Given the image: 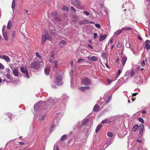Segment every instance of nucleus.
Listing matches in <instances>:
<instances>
[{
	"mask_svg": "<svg viewBox=\"0 0 150 150\" xmlns=\"http://www.w3.org/2000/svg\"><path fill=\"white\" fill-rule=\"evenodd\" d=\"M6 73L7 74H10V70L9 68H6L5 69Z\"/></svg>",
	"mask_w": 150,
	"mask_h": 150,
	"instance_id": "nucleus-44",
	"label": "nucleus"
},
{
	"mask_svg": "<svg viewBox=\"0 0 150 150\" xmlns=\"http://www.w3.org/2000/svg\"><path fill=\"white\" fill-rule=\"evenodd\" d=\"M36 55L38 57H41V56L40 55H39L38 53H36Z\"/></svg>",
	"mask_w": 150,
	"mask_h": 150,
	"instance_id": "nucleus-63",
	"label": "nucleus"
},
{
	"mask_svg": "<svg viewBox=\"0 0 150 150\" xmlns=\"http://www.w3.org/2000/svg\"><path fill=\"white\" fill-rule=\"evenodd\" d=\"M145 65V61L144 60L142 61L141 63V65L142 67H144Z\"/></svg>",
	"mask_w": 150,
	"mask_h": 150,
	"instance_id": "nucleus-53",
	"label": "nucleus"
},
{
	"mask_svg": "<svg viewBox=\"0 0 150 150\" xmlns=\"http://www.w3.org/2000/svg\"><path fill=\"white\" fill-rule=\"evenodd\" d=\"M90 88L89 86H85L83 87H80L79 88V89L82 91H84L85 90H88L90 89Z\"/></svg>",
	"mask_w": 150,
	"mask_h": 150,
	"instance_id": "nucleus-20",
	"label": "nucleus"
},
{
	"mask_svg": "<svg viewBox=\"0 0 150 150\" xmlns=\"http://www.w3.org/2000/svg\"><path fill=\"white\" fill-rule=\"evenodd\" d=\"M19 144L21 145H23L25 144L24 143L22 142H19Z\"/></svg>",
	"mask_w": 150,
	"mask_h": 150,
	"instance_id": "nucleus-61",
	"label": "nucleus"
},
{
	"mask_svg": "<svg viewBox=\"0 0 150 150\" xmlns=\"http://www.w3.org/2000/svg\"><path fill=\"white\" fill-rule=\"evenodd\" d=\"M57 12H54L52 13V15L53 17H55L57 15Z\"/></svg>",
	"mask_w": 150,
	"mask_h": 150,
	"instance_id": "nucleus-49",
	"label": "nucleus"
},
{
	"mask_svg": "<svg viewBox=\"0 0 150 150\" xmlns=\"http://www.w3.org/2000/svg\"><path fill=\"white\" fill-rule=\"evenodd\" d=\"M89 119H87L85 120L84 121H83L82 123V125H85L89 121Z\"/></svg>",
	"mask_w": 150,
	"mask_h": 150,
	"instance_id": "nucleus-38",
	"label": "nucleus"
},
{
	"mask_svg": "<svg viewBox=\"0 0 150 150\" xmlns=\"http://www.w3.org/2000/svg\"><path fill=\"white\" fill-rule=\"evenodd\" d=\"M50 72V69L48 67H46L45 69V72L46 74L48 75L49 74Z\"/></svg>",
	"mask_w": 150,
	"mask_h": 150,
	"instance_id": "nucleus-21",
	"label": "nucleus"
},
{
	"mask_svg": "<svg viewBox=\"0 0 150 150\" xmlns=\"http://www.w3.org/2000/svg\"><path fill=\"white\" fill-rule=\"evenodd\" d=\"M140 128L138 136L140 137L142 136L143 133V131L144 128L143 124H141L140 125Z\"/></svg>",
	"mask_w": 150,
	"mask_h": 150,
	"instance_id": "nucleus-9",
	"label": "nucleus"
},
{
	"mask_svg": "<svg viewBox=\"0 0 150 150\" xmlns=\"http://www.w3.org/2000/svg\"><path fill=\"white\" fill-rule=\"evenodd\" d=\"M6 26L5 25H4L3 26L2 30V33H3V32H4V31L6 29Z\"/></svg>",
	"mask_w": 150,
	"mask_h": 150,
	"instance_id": "nucleus-54",
	"label": "nucleus"
},
{
	"mask_svg": "<svg viewBox=\"0 0 150 150\" xmlns=\"http://www.w3.org/2000/svg\"><path fill=\"white\" fill-rule=\"evenodd\" d=\"M88 46L91 49H93V47L90 44H88Z\"/></svg>",
	"mask_w": 150,
	"mask_h": 150,
	"instance_id": "nucleus-59",
	"label": "nucleus"
},
{
	"mask_svg": "<svg viewBox=\"0 0 150 150\" xmlns=\"http://www.w3.org/2000/svg\"><path fill=\"white\" fill-rule=\"evenodd\" d=\"M50 33L52 35H55L56 34V30L54 29H53L52 30H51V31L50 32Z\"/></svg>",
	"mask_w": 150,
	"mask_h": 150,
	"instance_id": "nucleus-42",
	"label": "nucleus"
},
{
	"mask_svg": "<svg viewBox=\"0 0 150 150\" xmlns=\"http://www.w3.org/2000/svg\"><path fill=\"white\" fill-rule=\"evenodd\" d=\"M90 81L88 78H85L83 79L82 82V84L85 85H88L90 84Z\"/></svg>",
	"mask_w": 150,
	"mask_h": 150,
	"instance_id": "nucleus-7",
	"label": "nucleus"
},
{
	"mask_svg": "<svg viewBox=\"0 0 150 150\" xmlns=\"http://www.w3.org/2000/svg\"><path fill=\"white\" fill-rule=\"evenodd\" d=\"M56 148V150H59V149L58 147V146L57 145H54V150H55V148Z\"/></svg>",
	"mask_w": 150,
	"mask_h": 150,
	"instance_id": "nucleus-55",
	"label": "nucleus"
},
{
	"mask_svg": "<svg viewBox=\"0 0 150 150\" xmlns=\"http://www.w3.org/2000/svg\"><path fill=\"white\" fill-rule=\"evenodd\" d=\"M15 35V31H13L11 34V35L13 37H14Z\"/></svg>",
	"mask_w": 150,
	"mask_h": 150,
	"instance_id": "nucleus-56",
	"label": "nucleus"
},
{
	"mask_svg": "<svg viewBox=\"0 0 150 150\" xmlns=\"http://www.w3.org/2000/svg\"><path fill=\"white\" fill-rule=\"evenodd\" d=\"M72 4L74 6H76L79 9H82L83 6L79 0H71Z\"/></svg>",
	"mask_w": 150,
	"mask_h": 150,
	"instance_id": "nucleus-3",
	"label": "nucleus"
},
{
	"mask_svg": "<svg viewBox=\"0 0 150 150\" xmlns=\"http://www.w3.org/2000/svg\"><path fill=\"white\" fill-rule=\"evenodd\" d=\"M54 53L53 52H52L50 56V62H52V61L54 59Z\"/></svg>",
	"mask_w": 150,
	"mask_h": 150,
	"instance_id": "nucleus-28",
	"label": "nucleus"
},
{
	"mask_svg": "<svg viewBox=\"0 0 150 150\" xmlns=\"http://www.w3.org/2000/svg\"><path fill=\"white\" fill-rule=\"evenodd\" d=\"M13 71V74L16 76H17L18 75V72L17 69H15Z\"/></svg>",
	"mask_w": 150,
	"mask_h": 150,
	"instance_id": "nucleus-18",
	"label": "nucleus"
},
{
	"mask_svg": "<svg viewBox=\"0 0 150 150\" xmlns=\"http://www.w3.org/2000/svg\"><path fill=\"white\" fill-rule=\"evenodd\" d=\"M84 61V60L82 59H79L76 62V63H81V62H83Z\"/></svg>",
	"mask_w": 150,
	"mask_h": 150,
	"instance_id": "nucleus-40",
	"label": "nucleus"
},
{
	"mask_svg": "<svg viewBox=\"0 0 150 150\" xmlns=\"http://www.w3.org/2000/svg\"><path fill=\"white\" fill-rule=\"evenodd\" d=\"M102 125L101 124H100L98 125L96 129V132L97 133L98 132L100 129L102 127Z\"/></svg>",
	"mask_w": 150,
	"mask_h": 150,
	"instance_id": "nucleus-24",
	"label": "nucleus"
},
{
	"mask_svg": "<svg viewBox=\"0 0 150 150\" xmlns=\"http://www.w3.org/2000/svg\"><path fill=\"white\" fill-rule=\"evenodd\" d=\"M116 62L117 63H119L120 59L119 58H117L116 59Z\"/></svg>",
	"mask_w": 150,
	"mask_h": 150,
	"instance_id": "nucleus-62",
	"label": "nucleus"
},
{
	"mask_svg": "<svg viewBox=\"0 0 150 150\" xmlns=\"http://www.w3.org/2000/svg\"><path fill=\"white\" fill-rule=\"evenodd\" d=\"M88 60L90 61H96L98 59V57L95 56L89 57H87Z\"/></svg>",
	"mask_w": 150,
	"mask_h": 150,
	"instance_id": "nucleus-14",
	"label": "nucleus"
},
{
	"mask_svg": "<svg viewBox=\"0 0 150 150\" xmlns=\"http://www.w3.org/2000/svg\"><path fill=\"white\" fill-rule=\"evenodd\" d=\"M122 70V69L121 70H120V69L118 70L117 76L114 77L115 78V79H117V78L121 74V71Z\"/></svg>",
	"mask_w": 150,
	"mask_h": 150,
	"instance_id": "nucleus-26",
	"label": "nucleus"
},
{
	"mask_svg": "<svg viewBox=\"0 0 150 150\" xmlns=\"http://www.w3.org/2000/svg\"><path fill=\"white\" fill-rule=\"evenodd\" d=\"M55 20L56 21H57V22H59L60 21V19L58 17H56L55 18Z\"/></svg>",
	"mask_w": 150,
	"mask_h": 150,
	"instance_id": "nucleus-52",
	"label": "nucleus"
},
{
	"mask_svg": "<svg viewBox=\"0 0 150 150\" xmlns=\"http://www.w3.org/2000/svg\"><path fill=\"white\" fill-rule=\"evenodd\" d=\"M21 71L22 73L25 74V77H26L27 79L29 78V76L27 68L21 67Z\"/></svg>",
	"mask_w": 150,
	"mask_h": 150,
	"instance_id": "nucleus-5",
	"label": "nucleus"
},
{
	"mask_svg": "<svg viewBox=\"0 0 150 150\" xmlns=\"http://www.w3.org/2000/svg\"><path fill=\"white\" fill-rule=\"evenodd\" d=\"M47 39L51 41L52 38L48 33L47 32H45V35H42V36L41 44H43Z\"/></svg>",
	"mask_w": 150,
	"mask_h": 150,
	"instance_id": "nucleus-2",
	"label": "nucleus"
},
{
	"mask_svg": "<svg viewBox=\"0 0 150 150\" xmlns=\"http://www.w3.org/2000/svg\"><path fill=\"white\" fill-rule=\"evenodd\" d=\"M63 100L64 101H67L69 98V97L66 95H64L63 96Z\"/></svg>",
	"mask_w": 150,
	"mask_h": 150,
	"instance_id": "nucleus-31",
	"label": "nucleus"
},
{
	"mask_svg": "<svg viewBox=\"0 0 150 150\" xmlns=\"http://www.w3.org/2000/svg\"><path fill=\"white\" fill-rule=\"evenodd\" d=\"M117 47H118L119 48H120L121 47V44L119 43L117 45Z\"/></svg>",
	"mask_w": 150,
	"mask_h": 150,
	"instance_id": "nucleus-58",
	"label": "nucleus"
},
{
	"mask_svg": "<svg viewBox=\"0 0 150 150\" xmlns=\"http://www.w3.org/2000/svg\"><path fill=\"white\" fill-rule=\"evenodd\" d=\"M51 128H53L54 127V122H52V124H51Z\"/></svg>",
	"mask_w": 150,
	"mask_h": 150,
	"instance_id": "nucleus-57",
	"label": "nucleus"
},
{
	"mask_svg": "<svg viewBox=\"0 0 150 150\" xmlns=\"http://www.w3.org/2000/svg\"><path fill=\"white\" fill-rule=\"evenodd\" d=\"M43 64L42 62V61L39 62L36 61L33 62L30 64V67L34 69L35 70H39L40 66Z\"/></svg>",
	"mask_w": 150,
	"mask_h": 150,
	"instance_id": "nucleus-1",
	"label": "nucleus"
},
{
	"mask_svg": "<svg viewBox=\"0 0 150 150\" xmlns=\"http://www.w3.org/2000/svg\"><path fill=\"white\" fill-rule=\"evenodd\" d=\"M106 35H100V36L99 41H102L105 39L106 38Z\"/></svg>",
	"mask_w": 150,
	"mask_h": 150,
	"instance_id": "nucleus-19",
	"label": "nucleus"
},
{
	"mask_svg": "<svg viewBox=\"0 0 150 150\" xmlns=\"http://www.w3.org/2000/svg\"><path fill=\"white\" fill-rule=\"evenodd\" d=\"M57 102V100L56 99H54L53 98H51L49 100V103H50L52 105H54Z\"/></svg>",
	"mask_w": 150,
	"mask_h": 150,
	"instance_id": "nucleus-17",
	"label": "nucleus"
},
{
	"mask_svg": "<svg viewBox=\"0 0 150 150\" xmlns=\"http://www.w3.org/2000/svg\"><path fill=\"white\" fill-rule=\"evenodd\" d=\"M97 34L96 33H94L93 34L94 37L93 38H96L97 36Z\"/></svg>",
	"mask_w": 150,
	"mask_h": 150,
	"instance_id": "nucleus-60",
	"label": "nucleus"
},
{
	"mask_svg": "<svg viewBox=\"0 0 150 150\" xmlns=\"http://www.w3.org/2000/svg\"><path fill=\"white\" fill-rule=\"evenodd\" d=\"M122 31V28L120 29H119L114 33V35H115L116 36H117L120 33H121Z\"/></svg>",
	"mask_w": 150,
	"mask_h": 150,
	"instance_id": "nucleus-22",
	"label": "nucleus"
},
{
	"mask_svg": "<svg viewBox=\"0 0 150 150\" xmlns=\"http://www.w3.org/2000/svg\"><path fill=\"white\" fill-rule=\"evenodd\" d=\"M107 134L108 136L110 137H112L113 136V134L111 132H108Z\"/></svg>",
	"mask_w": 150,
	"mask_h": 150,
	"instance_id": "nucleus-47",
	"label": "nucleus"
},
{
	"mask_svg": "<svg viewBox=\"0 0 150 150\" xmlns=\"http://www.w3.org/2000/svg\"><path fill=\"white\" fill-rule=\"evenodd\" d=\"M42 103H43L42 101H40L39 102L36 103L34 106V110L36 112L37 111L39 108L41 106V104Z\"/></svg>",
	"mask_w": 150,
	"mask_h": 150,
	"instance_id": "nucleus-6",
	"label": "nucleus"
},
{
	"mask_svg": "<svg viewBox=\"0 0 150 150\" xmlns=\"http://www.w3.org/2000/svg\"><path fill=\"white\" fill-rule=\"evenodd\" d=\"M109 122H111V121H108V119H105V120H103L101 122V124H108L109 123Z\"/></svg>",
	"mask_w": 150,
	"mask_h": 150,
	"instance_id": "nucleus-23",
	"label": "nucleus"
},
{
	"mask_svg": "<svg viewBox=\"0 0 150 150\" xmlns=\"http://www.w3.org/2000/svg\"><path fill=\"white\" fill-rule=\"evenodd\" d=\"M102 57L103 59H105L106 57V54L105 53H102Z\"/></svg>",
	"mask_w": 150,
	"mask_h": 150,
	"instance_id": "nucleus-43",
	"label": "nucleus"
},
{
	"mask_svg": "<svg viewBox=\"0 0 150 150\" xmlns=\"http://www.w3.org/2000/svg\"><path fill=\"white\" fill-rule=\"evenodd\" d=\"M83 14L86 15L87 16H88L89 15V13L87 11H83Z\"/></svg>",
	"mask_w": 150,
	"mask_h": 150,
	"instance_id": "nucleus-46",
	"label": "nucleus"
},
{
	"mask_svg": "<svg viewBox=\"0 0 150 150\" xmlns=\"http://www.w3.org/2000/svg\"><path fill=\"white\" fill-rule=\"evenodd\" d=\"M100 106L98 104L95 105L93 109V111L94 112H98L99 111Z\"/></svg>",
	"mask_w": 150,
	"mask_h": 150,
	"instance_id": "nucleus-13",
	"label": "nucleus"
},
{
	"mask_svg": "<svg viewBox=\"0 0 150 150\" xmlns=\"http://www.w3.org/2000/svg\"><path fill=\"white\" fill-rule=\"evenodd\" d=\"M11 27V23L10 21H9L7 24V28L8 29H10Z\"/></svg>",
	"mask_w": 150,
	"mask_h": 150,
	"instance_id": "nucleus-34",
	"label": "nucleus"
},
{
	"mask_svg": "<svg viewBox=\"0 0 150 150\" xmlns=\"http://www.w3.org/2000/svg\"><path fill=\"white\" fill-rule=\"evenodd\" d=\"M133 28L131 27H123L122 28V30H133Z\"/></svg>",
	"mask_w": 150,
	"mask_h": 150,
	"instance_id": "nucleus-25",
	"label": "nucleus"
},
{
	"mask_svg": "<svg viewBox=\"0 0 150 150\" xmlns=\"http://www.w3.org/2000/svg\"><path fill=\"white\" fill-rule=\"evenodd\" d=\"M149 43H150V41L149 40H147L145 42V47L148 50H149L150 48V46L149 44Z\"/></svg>",
	"mask_w": 150,
	"mask_h": 150,
	"instance_id": "nucleus-16",
	"label": "nucleus"
},
{
	"mask_svg": "<svg viewBox=\"0 0 150 150\" xmlns=\"http://www.w3.org/2000/svg\"><path fill=\"white\" fill-rule=\"evenodd\" d=\"M62 9L64 10H66L67 11H69V8L67 6H64L62 7Z\"/></svg>",
	"mask_w": 150,
	"mask_h": 150,
	"instance_id": "nucleus-41",
	"label": "nucleus"
},
{
	"mask_svg": "<svg viewBox=\"0 0 150 150\" xmlns=\"http://www.w3.org/2000/svg\"><path fill=\"white\" fill-rule=\"evenodd\" d=\"M95 26L97 28H100V25L99 24H95Z\"/></svg>",
	"mask_w": 150,
	"mask_h": 150,
	"instance_id": "nucleus-51",
	"label": "nucleus"
},
{
	"mask_svg": "<svg viewBox=\"0 0 150 150\" xmlns=\"http://www.w3.org/2000/svg\"><path fill=\"white\" fill-rule=\"evenodd\" d=\"M139 127V125H135L132 129L133 131L135 132L136 131V130L137 129V128Z\"/></svg>",
	"mask_w": 150,
	"mask_h": 150,
	"instance_id": "nucleus-30",
	"label": "nucleus"
},
{
	"mask_svg": "<svg viewBox=\"0 0 150 150\" xmlns=\"http://www.w3.org/2000/svg\"><path fill=\"white\" fill-rule=\"evenodd\" d=\"M0 58L1 59H3L5 60L7 62H10V59L6 55H2L0 54Z\"/></svg>",
	"mask_w": 150,
	"mask_h": 150,
	"instance_id": "nucleus-8",
	"label": "nucleus"
},
{
	"mask_svg": "<svg viewBox=\"0 0 150 150\" xmlns=\"http://www.w3.org/2000/svg\"><path fill=\"white\" fill-rule=\"evenodd\" d=\"M4 68V65L2 64L1 63H0V69H3Z\"/></svg>",
	"mask_w": 150,
	"mask_h": 150,
	"instance_id": "nucleus-48",
	"label": "nucleus"
},
{
	"mask_svg": "<svg viewBox=\"0 0 150 150\" xmlns=\"http://www.w3.org/2000/svg\"><path fill=\"white\" fill-rule=\"evenodd\" d=\"M112 41L113 39L112 38H111L109 41V43H112Z\"/></svg>",
	"mask_w": 150,
	"mask_h": 150,
	"instance_id": "nucleus-64",
	"label": "nucleus"
},
{
	"mask_svg": "<svg viewBox=\"0 0 150 150\" xmlns=\"http://www.w3.org/2000/svg\"><path fill=\"white\" fill-rule=\"evenodd\" d=\"M16 1L15 0H13L12 1L11 7L13 9L14 8L15 5Z\"/></svg>",
	"mask_w": 150,
	"mask_h": 150,
	"instance_id": "nucleus-37",
	"label": "nucleus"
},
{
	"mask_svg": "<svg viewBox=\"0 0 150 150\" xmlns=\"http://www.w3.org/2000/svg\"><path fill=\"white\" fill-rule=\"evenodd\" d=\"M46 116V115H42L41 117H40L39 120H43L45 119Z\"/></svg>",
	"mask_w": 150,
	"mask_h": 150,
	"instance_id": "nucleus-36",
	"label": "nucleus"
},
{
	"mask_svg": "<svg viewBox=\"0 0 150 150\" xmlns=\"http://www.w3.org/2000/svg\"><path fill=\"white\" fill-rule=\"evenodd\" d=\"M53 63H54V68H56L57 67H58V65H57V63H58V62L57 61V60H55L53 62Z\"/></svg>",
	"mask_w": 150,
	"mask_h": 150,
	"instance_id": "nucleus-33",
	"label": "nucleus"
},
{
	"mask_svg": "<svg viewBox=\"0 0 150 150\" xmlns=\"http://www.w3.org/2000/svg\"><path fill=\"white\" fill-rule=\"evenodd\" d=\"M66 137H67V135L65 134L62 137L60 140L62 141H64L66 139Z\"/></svg>",
	"mask_w": 150,
	"mask_h": 150,
	"instance_id": "nucleus-32",
	"label": "nucleus"
},
{
	"mask_svg": "<svg viewBox=\"0 0 150 150\" xmlns=\"http://www.w3.org/2000/svg\"><path fill=\"white\" fill-rule=\"evenodd\" d=\"M139 122H141L142 123H144V120L141 117H139Z\"/></svg>",
	"mask_w": 150,
	"mask_h": 150,
	"instance_id": "nucleus-45",
	"label": "nucleus"
},
{
	"mask_svg": "<svg viewBox=\"0 0 150 150\" xmlns=\"http://www.w3.org/2000/svg\"><path fill=\"white\" fill-rule=\"evenodd\" d=\"M130 71V77H132L134 76V71L133 69H132Z\"/></svg>",
	"mask_w": 150,
	"mask_h": 150,
	"instance_id": "nucleus-35",
	"label": "nucleus"
},
{
	"mask_svg": "<svg viewBox=\"0 0 150 150\" xmlns=\"http://www.w3.org/2000/svg\"><path fill=\"white\" fill-rule=\"evenodd\" d=\"M71 10L73 11L74 12H75L76 11L75 9L74 8V7L73 6H71Z\"/></svg>",
	"mask_w": 150,
	"mask_h": 150,
	"instance_id": "nucleus-50",
	"label": "nucleus"
},
{
	"mask_svg": "<svg viewBox=\"0 0 150 150\" xmlns=\"http://www.w3.org/2000/svg\"><path fill=\"white\" fill-rule=\"evenodd\" d=\"M124 5L125 6V7L127 9L129 10L131 9V8H132V7H133V4L130 3H125V4Z\"/></svg>",
	"mask_w": 150,
	"mask_h": 150,
	"instance_id": "nucleus-10",
	"label": "nucleus"
},
{
	"mask_svg": "<svg viewBox=\"0 0 150 150\" xmlns=\"http://www.w3.org/2000/svg\"><path fill=\"white\" fill-rule=\"evenodd\" d=\"M4 74L6 76V77L8 79H12V78H11V76L10 74Z\"/></svg>",
	"mask_w": 150,
	"mask_h": 150,
	"instance_id": "nucleus-39",
	"label": "nucleus"
},
{
	"mask_svg": "<svg viewBox=\"0 0 150 150\" xmlns=\"http://www.w3.org/2000/svg\"><path fill=\"white\" fill-rule=\"evenodd\" d=\"M67 44L66 41L62 40L60 41L59 42V45L61 47H63L66 45Z\"/></svg>",
	"mask_w": 150,
	"mask_h": 150,
	"instance_id": "nucleus-11",
	"label": "nucleus"
},
{
	"mask_svg": "<svg viewBox=\"0 0 150 150\" xmlns=\"http://www.w3.org/2000/svg\"><path fill=\"white\" fill-rule=\"evenodd\" d=\"M89 21L87 20H84L82 21H80L79 24L80 25H84L88 24Z\"/></svg>",
	"mask_w": 150,
	"mask_h": 150,
	"instance_id": "nucleus-15",
	"label": "nucleus"
},
{
	"mask_svg": "<svg viewBox=\"0 0 150 150\" xmlns=\"http://www.w3.org/2000/svg\"><path fill=\"white\" fill-rule=\"evenodd\" d=\"M116 80V79H115V78L114 77H112V79H111V80H110V79H107L108 83V84H110V83H111L112 81H114L115 80Z\"/></svg>",
	"mask_w": 150,
	"mask_h": 150,
	"instance_id": "nucleus-29",
	"label": "nucleus"
},
{
	"mask_svg": "<svg viewBox=\"0 0 150 150\" xmlns=\"http://www.w3.org/2000/svg\"><path fill=\"white\" fill-rule=\"evenodd\" d=\"M3 35L5 39L6 40H7L8 38L7 36V35L6 33V31H5V32H4L3 33Z\"/></svg>",
	"mask_w": 150,
	"mask_h": 150,
	"instance_id": "nucleus-27",
	"label": "nucleus"
},
{
	"mask_svg": "<svg viewBox=\"0 0 150 150\" xmlns=\"http://www.w3.org/2000/svg\"><path fill=\"white\" fill-rule=\"evenodd\" d=\"M54 82L57 85H60L62 84V76H57Z\"/></svg>",
	"mask_w": 150,
	"mask_h": 150,
	"instance_id": "nucleus-4",
	"label": "nucleus"
},
{
	"mask_svg": "<svg viewBox=\"0 0 150 150\" xmlns=\"http://www.w3.org/2000/svg\"><path fill=\"white\" fill-rule=\"evenodd\" d=\"M127 60V58L126 57H124L122 58L121 60L122 64V65L121 66V67L122 68L124 67Z\"/></svg>",
	"mask_w": 150,
	"mask_h": 150,
	"instance_id": "nucleus-12",
	"label": "nucleus"
}]
</instances>
